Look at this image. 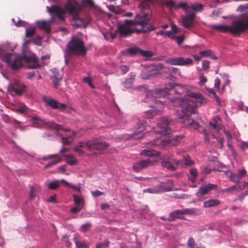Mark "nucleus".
Wrapping results in <instances>:
<instances>
[{"label":"nucleus","mask_w":248,"mask_h":248,"mask_svg":"<svg viewBox=\"0 0 248 248\" xmlns=\"http://www.w3.org/2000/svg\"><path fill=\"white\" fill-rule=\"evenodd\" d=\"M176 101L182 108L181 110L183 115L180 117V122L186 126H190L197 129L199 127L198 122L190 118L192 114H194L199 105H201L206 102V100L202 94L199 93L188 92L186 98H178Z\"/></svg>","instance_id":"nucleus-1"},{"label":"nucleus","mask_w":248,"mask_h":248,"mask_svg":"<svg viewBox=\"0 0 248 248\" xmlns=\"http://www.w3.org/2000/svg\"><path fill=\"white\" fill-rule=\"evenodd\" d=\"M150 18L148 14L137 15L134 20H126V24L120 25L118 27L117 31L121 36H126L134 31L145 32L153 31L155 28L152 26L145 28L148 25Z\"/></svg>","instance_id":"nucleus-2"},{"label":"nucleus","mask_w":248,"mask_h":248,"mask_svg":"<svg viewBox=\"0 0 248 248\" xmlns=\"http://www.w3.org/2000/svg\"><path fill=\"white\" fill-rule=\"evenodd\" d=\"M1 60L14 70H17L22 67L24 62H27V67L29 69H37L40 67L36 56L31 53L20 55L7 53L1 57Z\"/></svg>","instance_id":"nucleus-3"},{"label":"nucleus","mask_w":248,"mask_h":248,"mask_svg":"<svg viewBox=\"0 0 248 248\" xmlns=\"http://www.w3.org/2000/svg\"><path fill=\"white\" fill-rule=\"evenodd\" d=\"M214 29L222 32H231L233 35L239 34L248 29V15L244 19H239L232 22L231 26L213 25Z\"/></svg>","instance_id":"nucleus-4"},{"label":"nucleus","mask_w":248,"mask_h":248,"mask_svg":"<svg viewBox=\"0 0 248 248\" xmlns=\"http://www.w3.org/2000/svg\"><path fill=\"white\" fill-rule=\"evenodd\" d=\"M65 10L72 16L75 23L73 24L74 28L85 27V24L83 20L79 17L81 10V6L76 0H68L65 5Z\"/></svg>","instance_id":"nucleus-5"},{"label":"nucleus","mask_w":248,"mask_h":248,"mask_svg":"<svg viewBox=\"0 0 248 248\" xmlns=\"http://www.w3.org/2000/svg\"><path fill=\"white\" fill-rule=\"evenodd\" d=\"M108 146V144L98 141L96 139L90 140L86 142L80 141L77 145L73 148V150L80 155L84 154V152L81 149L83 147H86L89 151L102 150Z\"/></svg>","instance_id":"nucleus-6"},{"label":"nucleus","mask_w":248,"mask_h":248,"mask_svg":"<svg viewBox=\"0 0 248 248\" xmlns=\"http://www.w3.org/2000/svg\"><path fill=\"white\" fill-rule=\"evenodd\" d=\"M86 49L83 41L77 37H73L67 46L66 54L71 56L73 55H84Z\"/></svg>","instance_id":"nucleus-7"},{"label":"nucleus","mask_w":248,"mask_h":248,"mask_svg":"<svg viewBox=\"0 0 248 248\" xmlns=\"http://www.w3.org/2000/svg\"><path fill=\"white\" fill-rule=\"evenodd\" d=\"M185 89L181 85L169 83L164 89H159L156 91L155 94L156 97H166L168 93L173 92L174 93L181 94L185 93Z\"/></svg>","instance_id":"nucleus-8"},{"label":"nucleus","mask_w":248,"mask_h":248,"mask_svg":"<svg viewBox=\"0 0 248 248\" xmlns=\"http://www.w3.org/2000/svg\"><path fill=\"white\" fill-rule=\"evenodd\" d=\"M25 85L17 79H14L8 86V91L14 95H20L24 91Z\"/></svg>","instance_id":"nucleus-9"},{"label":"nucleus","mask_w":248,"mask_h":248,"mask_svg":"<svg viewBox=\"0 0 248 248\" xmlns=\"http://www.w3.org/2000/svg\"><path fill=\"white\" fill-rule=\"evenodd\" d=\"M47 12L51 15V19L49 21V22L52 23L55 20L54 15L56 16L58 18L62 21L65 19V12L64 10L60 8L57 5H52L50 7H46Z\"/></svg>","instance_id":"nucleus-10"},{"label":"nucleus","mask_w":248,"mask_h":248,"mask_svg":"<svg viewBox=\"0 0 248 248\" xmlns=\"http://www.w3.org/2000/svg\"><path fill=\"white\" fill-rule=\"evenodd\" d=\"M167 63L174 65L188 66L192 65L193 61L190 58H185L183 57L170 58Z\"/></svg>","instance_id":"nucleus-11"},{"label":"nucleus","mask_w":248,"mask_h":248,"mask_svg":"<svg viewBox=\"0 0 248 248\" xmlns=\"http://www.w3.org/2000/svg\"><path fill=\"white\" fill-rule=\"evenodd\" d=\"M144 130L148 131L147 126L145 125L144 121L138 120L137 125L132 134L133 137L138 140L143 138L144 136V133L143 132Z\"/></svg>","instance_id":"nucleus-12"},{"label":"nucleus","mask_w":248,"mask_h":248,"mask_svg":"<svg viewBox=\"0 0 248 248\" xmlns=\"http://www.w3.org/2000/svg\"><path fill=\"white\" fill-rule=\"evenodd\" d=\"M44 161L50 160V161L44 166V169H49L52 166L61 162L62 158L57 154L48 155L42 158Z\"/></svg>","instance_id":"nucleus-13"},{"label":"nucleus","mask_w":248,"mask_h":248,"mask_svg":"<svg viewBox=\"0 0 248 248\" xmlns=\"http://www.w3.org/2000/svg\"><path fill=\"white\" fill-rule=\"evenodd\" d=\"M43 101L46 104L53 109L63 110L66 108V105L65 104L59 103L57 100L48 97H43Z\"/></svg>","instance_id":"nucleus-14"},{"label":"nucleus","mask_w":248,"mask_h":248,"mask_svg":"<svg viewBox=\"0 0 248 248\" xmlns=\"http://www.w3.org/2000/svg\"><path fill=\"white\" fill-rule=\"evenodd\" d=\"M171 190V188L169 187L165 186L164 183H162L159 185L154 186V187L149 188L143 190L144 193H149L151 194H158L166 191Z\"/></svg>","instance_id":"nucleus-15"},{"label":"nucleus","mask_w":248,"mask_h":248,"mask_svg":"<svg viewBox=\"0 0 248 248\" xmlns=\"http://www.w3.org/2000/svg\"><path fill=\"white\" fill-rule=\"evenodd\" d=\"M195 14L193 13L183 16L182 18L183 26L185 28H190L194 25Z\"/></svg>","instance_id":"nucleus-16"},{"label":"nucleus","mask_w":248,"mask_h":248,"mask_svg":"<svg viewBox=\"0 0 248 248\" xmlns=\"http://www.w3.org/2000/svg\"><path fill=\"white\" fill-rule=\"evenodd\" d=\"M170 121L166 118H162L161 123H157V126L159 127L160 130L158 132L164 135H167L170 133V129L168 125L170 124Z\"/></svg>","instance_id":"nucleus-17"},{"label":"nucleus","mask_w":248,"mask_h":248,"mask_svg":"<svg viewBox=\"0 0 248 248\" xmlns=\"http://www.w3.org/2000/svg\"><path fill=\"white\" fill-rule=\"evenodd\" d=\"M184 158V161L182 160H177L176 159L174 160L173 161L175 163V164L176 166H181L182 168L184 169L186 168V166H192L194 164V162L193 161L191 160L190 159V156L187 155L186 156H183Z\"/></svg>","instance_id":"nucleus-18"},{"label":"nucleus","mask_w":248,"mask_h":248,"mask_svg":"<svg viewBox=\"0 0 248 248\" xmlns=\"http://www.w3.org/2000/svg\"><path fill=\"white\" fill-rule=\"evenodd\" d=\"M230 171H225V174L229 175L231 181L233 182H237L244 176L246 174V171H231L230 174H229Z\"/></svg>","instance_id":"nucleus-19"},{"label":"nucleus","mask_w":248,"mask_h":248,"mask_svg":"<svg viewBox=\"0 0 248 248\" xmlns=\"http://www.w3.org/2000/svg\"><path fill=\"white\" fill-rule=\"evenodd\" d=\"M215 139L219 144V148L222 149L224 146V139L223 138L220 137H216L213 135L205 133V140L206 141L209 143L212 144L214 142V141L212 140Z\"/></svg>","instance_id":"nucleus-20"},{"label":"nucleus","mask_w":248,"mask_h":248,"mask_svg":"<svg viewBox=\"0 0 248 248\" xmlns=\"http://www.w3.org/2000/svg\"><path fill=\"white\" fill-rule=\"evenodd\" d=\"M153 164V161L149 159L140 160L133 165V169L135 170L144 169L148 166H152Z\"/></svg>","instance_id":"nucleus-21"},{"label":"nucleus","mask_w":248,"mask_h":248,"mask_svg":"<svg viewBox=\"0 0 248 248\" xmlns=\"http://www.w3.org/2000/svg\"><path fill=\"white\" fill-rule=\"evenodd\" d=\"M128 52L131 54H140L146 57H151L153 55V53L151 51L143 50L136 47L128 49Z\"/></svg>","instance_id":"nucleus-22"},{"label":"nucleus","mask_w":248,"mask_h":248,"mask_svg":"<svg viewBox=\"0 0 248 248\" xmlns=\"http://www.w3.org/2000/svg\"><path fill=\"white\" fill-rule=\"evenodd\" d=\"M51 72L52 74L51 79H52L53 84L57 88L62 80V75L56 69H52Z\"/></svg>","instance_id":"nucleus-23"},{"label":"nucleus","mask_w":248,"mask_h":248,"mask_svg":"<svg viewBox=\"0 0 248 248\" xmlns=\"http://www.w3.org/2000/svg\"><path fill=\"white\" fill-rule=\"evenodd\" d=\"M217 185L213 184H209L201 186L198 190L197 193V195H204L207 194L209 191L215 189L217 187Z\"/></svg>","instance_id":"nucleus-24"},{"label":"nucleus","mask_w":248,"mask_h":248,"mask_svg":"<svg viewBox=\"0 0 248 248\" xmlns=\"http://www.w3.org/2000/svg\"><path fill=\"white\" fill-rule=\"evenodd\" d=\"M177 218L185 219L183 216V210H176L170 213L169 217L168 218V221H173Z\"/></svg>","instance_id":"nucleus-25"},{"label":"nucleus","mask_w":248,"mask_h":248,"mask_svg":"<svg viewBox=\"0 0 248 248\" xmlns=\"http://www.w3.org/2000/svg\"><path fill=\"white\" fill-rule=\"evenodd\" d=\"M183 138V136H178L175 137V143H171L170 139L163 140L161 141L160 144L163 146H165L169 144H171L173 146H176L178 145L179 142L181 139Z\"/></svg>","instance_id":"nucleus-26"},{"label":"nucleus","mask_w":248,"mask_h":248,"mask_svg":"<svg viewBox=\"0 0 248 248\" xmlns=\"http://www.w3.org/2000/svg\"><path fill=\"white\" fill-rule=\"evenodd\" d=\"M141 155H144L146 156H157L158 157L160 156V153L156 151L155 150L153 149H144L143 150L140 154Z\"/></svg>","instance_id":"nucleus-27"},{"label":"nucleus","mask_w":248,"mask_h":248,"mask_svg":"<svg viewBox=\"0 0 248 248\" xmlns=\"http://www.w3.org/2000/svg\"><path fill=\"white\" fill-rule=\"evenodd\" d=\"M74 242L77 248H87L89 244L84 241H81L78 238V235L75 234L74 238Z\"/></svg>","instance_id":"nucleus-28"},{"label":"nucleus","mask_w":248,"mask_h":248,"mask_svg":"<svg viewBox=\"0 0 248 248\" xmlns=\"http://www.w3.org/2000/svg\"><path fill=\"white\" fill-rule=\"evenodd\" d=\"M129 76V78H127L124 82V85L126 88L132 87V84L135 80L136 75L133 73H131Z\"/></svg>","instance_id":"nucleus-29"},{"label":"nucleus","mask_w":248,"mask_h":248,"mask_svg":"<svg viewBox=\"0 0 248 248\" xmlns=\"http://www.w3.org/2000/svg\"><path fill=\"white\" fill-rule=\"evenodd\" d=\"M48 23H50L49 22L47 23L46 21H38L37 22V24L39 28L45 30L47 33H49L51 30Z\"/></svg>","instance_id":"nucleus-30"},{"label":"nucleus","mask_w":248,"mask_h":248,"mask_svg":"<svg viewBox=\"0 0 248 248\" xmlns=\"http://www.w3.org/2000/svg\"><path fill=\"white\" fill-rule=\"evenodd\" d=\"M204 8V5L201 3H195L189 6V13H191L192 11L195 12H201Z\"/></svg>","instance_id":"nucleus-31"},{"label":"nucleus","mask_w":248,"mask_h":248,"mask_svg":"<svg viewBox=\"0 0 248 248\" xmlns=\"http://www.w3.org/2000/svg\"><path fill=\"white\" fill-rule=\"evenodd\" d=\"M183 215H190L197 216L201 214V211L200 210L196 208H190V209H183Z\"/></svg>","instance_id":"nucleus-32"},{"label":"nucleus","mask_w":248,"mask_h":248,"mask_svg":"<svg viewBox=\"0 0 248 248\" xmlns=\"http://www.w3.org/2000/svg\"><path fill=\"white\" fill-rule=\"evenodd\" d=\"M220 203V202L217 199H211L205 201L203 203V207L205 208L211 207L218 205Z\"/></svg>","instance_id":"nucleus-33"},{"label":"nucleus","mask_w":248,"mask_h":248,"mask_svg":"<svg viewBox=\"0 0 248 248\" xmlns=\"http://www.w3.org/2000/svg\"><path fill=\"white\" fill-rule=\"evenodd\" d=\"M160 110L155 108H152V109L148 110L145 115L147 118H151L155 115H157L160 112Z\"/></svg>","instance_id":"nucleus-34"},{"label":"nucleus","mask_w":248,"mask_h":248,"mask_svg":"<svg viewBox=\"0 0 248 248\" xmlns=\"http://www.w3.org/2000/svg\"><path fill=\"white\" fill-rule=\"evenodd\" d=\"M66 163L71 165H75L77 164V159L72 155H64Z\"/></svg>","instance_id":"nucleus-35"},{"label":"nucleus","mask_w":248,"mask_h":248,"mask_svg":"<svg viewBox=\"0 0 248 248\" xmlns=\"http://www.w3.org/2000/svg\"><path fill=\"white\" fill-rule=\"evenodd\" d=\"M73 200L75 205H80V206L83 207L84 200L82 197L74 194L73 195Z\"/></svg>","instance_id":"nucleus-36"},{"label":"nucleus","mask_w":248,"mask_h":248,"mask_svg":"<svg viewBox=\"0 0 248 248\" xmlns=\"http://www.w3.org/2000/svg\"><path fill=\"white\" fill-rule=\"evenodd\" d=\"M80 5L82 7L95 8V5L93 0H82Z\"/></svg>","instance_id":"nucleus-37"},{"label":"nucleus","mask_w":248,"mask_h":248,"mask_svg":"<svg viewBox=\"0 0 248 248\" xmlns=\"http://www.w3.org/2000/svg\"><path fill=\"white\" fill-rule=\"evenodd\" d=\"M152 0H142L140 6L141 10L148 9L152 4Z\"/></svg>","instance_id":"nucleus-38"},{"label":"nucleus","mask_w":248,"mask_h":248,"mask_svg":"<svg viewBox=\"0 0 248 248\" xmlns=\"http://www.w3.org/2000/svg\"><path fill=\"white\" fill-rule=\"evenodd\" d=\"M161 166L166 169L170 170H174L176 169L175 167L173 166L170 162L165 160H163L161 161Z\"/></svg>","instance_id":"nucleus-39"},{"label":"nucleus","mask_w":248,"mask_h":248,"mask_svg":"<svg viewBox=\"0 0 248 248\" xmlns=\"http://www.w3.org/2000/svg\"><path fill=\"white\" fill-rule=\"evenodd\" d=\"M46 125L48 128L55 129L56 131L60 130L61 128V125L54 123L53 121L46 122Z\"/></svg>","instance_id":"nucleus-40"},{"label":"nucleus","mask_w":248,"mask_h":248,"mask_svg":"<svg viewBox=\"0 0 248 248\" xmlns=\"http://www.w3.org/2000/svg\"><path fill=\"white\" fill-rule=\"evenodd\" d=\"M60 182H62L61 180L60 181L54 180L47 183V186L50 189H55L59 186Z\"/></svg>","instance_id":"nucleus-41"},{"label":"nucleus","mask_w":248,"mask_h":248,"mask_svg":"<svg viewBox=\"0 0 248 248\" xmlns=\"http://www.w3.org/2000/svg\"><path fill=\"white\" fill-rule=\"evenodd\" d=\"M61 138L63 145H70L73 142L72 137H64L62 136H61Z\"/></svg>","instance_id":"nucleus-42"},{"label":"nucleus","mask_w":248,"mask_h":248,"mask_svg":"<svg viewBox=\"0 0 248 248\" xmlns=\"http://www.w3.org/2000/svg\"><path fill=\"white\" fill-rule=\"evenodd\" d=\"M238 187L239 186H238L237 185H234L230 187L224 189L223 190V191L227 193H233L234 192H239V191L238 189Z\"/></svg>","instance_id":"nucleus-43"},{"label":"nucleus","mask_w":248,"mask_h":248,"mask_svg":"<svg viewBox=\"0 0 248 248\" xmlns=\"http://www.w3.org/2000/svg\"><path fill=\"white\" fill-rule=\"evenodd\" d=\"M173 31H164L163 30L159 31H157L156 32V34L157 35H162V36H165L166 35L168 37L171 38L172 35H173Z\"/></svg>","instance_id":"nucleus-44"},{"label":"nucleus","mask_w":248,"mask_h":248,"mask_svg":"<svg viewBox=\"0 0 248 248\" xmlns=\"http://www.w3.org/2000/svg\"><path fill=\"white\" fill-rule=\"evenodd\" d=\"M189 6H188L187 3H180L179 4H177V6L176 9H178L182 8L185 10L186 12H188L189 11Z\"/></svg>","instance_id":"nucleus-45"},{"label":"nucleus","mask_w":248,"mask_h":248,"mask_svg":"<svg viewBox=\"0 0 248 248\" xmlns=\"http://www.w3.org/2000/svg\"><path fill=\"white\" fill-rule=\"evenodd\" d=\"M61 181H62V183L67 185L68 186H70V187L73 188L76 191H78V192L80 191V187L79 186L72 185L68 183L67 182L65 181L64 179H61Z\"/></svg>","instance_id":"nucleus-46"},{"label":"nucleus","mask_w":248,"mask_h":248,"mask_svg":"<svg viewBox=\"0 0 248 248\" xmlns=\"http://www.w3.org/2000/svg\"><path fill=\"white\" fill-rule=\"evenodd\" d=\"M35 34L34 29H28L26 30L25 36L28 38H31Z\"/></svg>","instance_id":"nucleus-47"},{"label":"nucleus","mask_w":248,"mask_h":248,"mask_svg":"<svg viewBox=\"0 0 248 248\" xmlns=\"http://www.w3.org/2000/svg\"><path fill=\"white\" fill-rule=\"evenodd\" d=\"M166 5L170 8L176 9L177 4L172 0H170L166 2Z\"/></svg>","instance_id":"nucleus-48"},{"label":"nucleus","mask_w":248,"mask_h":248,"mask_svg":"<svg viewBox=\"0 0 248 248\" xmlns=\"http://www.w3.org/2000/svg\"><path fill=\"white\" fill-rule=\"evenodd\" d=\"M210 125L216 131H218L219 130H220L222 128V125H221L220 124H218L217 122H215V123H211L210 124Z\"/></svg>","instance_id":"nucleus-49"},{"label":"nucleus","mask_w":248,"mask_h":248,"mask_svg":"<svg viewBox=\"0 0 248 248\" xmlns=\"http://www.w3.org/2000/svg\"><path fill=\"white\" fill-rule=\"evenodd\" d=\"M171 38L175 39L177 43L179 45H180L182 44V43H183V42L184 41V39H185V38L183 36H174V35H172Z\"/></svg>","instance_id":"nucleus-50"},{"label":"nucleus","mask_w":248,"mask_h":248,"mask_svg":"<svg viewBox=\"0 0 248 248\" xmlns=\"http://www.w3.org/2000/svg\"><path fill=\"white\" fill-rule=\"evenodd\" d=\"M109 244V243L108 241H105L102 243L97 244L96 246V248H105L108 247Z\"/></svg>","instance_id":"nucleus-51"},{"label":"nucleus","mask_w":248,"mask_h":248,"mask_svg":"<svg viewBox=\"0 0 248 248\" xmlns=\"http://www.w3.org/2000/svg\"><path fill=\"white\" fill-rule=\"evenodd\" d=\"M83 207L80 205H75V207L72 208L70 209V212L73 214H76L80 211Z\"/></svg>","instance_id":"nucleus-52"},{"label":"nucleus","mask_w":248,"mask_h":248,"mask_svg":"<svg viewBox=\"0 0 248 248\" xmlns=\"http://www.w3.org/2000/svg\"><path fill=\"white\" fill-rule=\"evenodd\" d=\"M211 50L201 51L200 52V55L201 56H202V57H209V56H210V55H211Z\"/></svg>","instance_id":"nucleus-53"},{"label":"nucleus","mask_w":248,"mask_h":248,"mask_svg":"<svg viewBox=\"0 0 248 248\" xmlns=\"http://www.w3.org/2000/svg\"><path fill=\"white\" fill-rule=\"evenodd\" d=\"M35 192L36 190L33 186H31L30 187V199H34L35 196Z\"/></svg>","instance_id":"nucleus-54"},{"label":"nucleus","mask_w":248,"mask_h":248,"mask_svg":"<svg viewBox=\"0 0 248 248\" xmlns=\"http://www.w3.org/2000/svg\"><path fill=\"white\" fill-rule=\"evenodd\" d=\"M41 40L42 37L39 35H37L36 37L31 40V42L37 45H39L41 43Z\"/></svg>","instance_id":"nucleus-55"},{"label":"nucleus","mask_w":248,"mask_h":248,"mask_svg":"<svg viewBox=\"0 0 248 248\" xmlns=\"http://www.w3.org/2000/svg\"><path fill=\"white\" fill-rule=\"evenodd\" d=\"M190 175L189 176V179L192 182H195V178L197 175V171H190Z\"/></svg>","instance_id":"nucleus-56"},{"label":"nucleus","mask_w":248,"mask_h":248,"mask_svg":"<svg viewBox=\"0 0 248 248\" xmlns=\"http://www.w3.org/2000/svg\"><path fill=\"white\" fill-rule=\"evenodd\" d=\"M134 89L137 91L144 90L145 92H146L147 90V86L146 85H142L134 87Z\"/></svg>","instance_id":"nucleus-57"},{"label":"nucleus","mask_w":248,"mask_h":248,"mask_svg":"<svg viewBox=\"0 0 248 248\" xmlns=\"http://www.w3.org/2000/svg\"><path fill=\"white\" fill-rule=\"evenodd\" d=\"M202 67L204 70L208 69L210 67V62L208 61H203L202 62Z\"/></svg>","instance_id":"nucleus-58"},{"label":"nucleus","mask_w":248,"mask_h":248,"mask_svg":"<svg viewBox=\"0 0 248 248\" xmlns=\"http://www.w3.org/2000/svg\"><path fill=\"white\" fill-rule=\"evenodd\" d=\"M239 147L242 150H245L248 148V142L242 141L240 143Z\"/></svg>","instance_id":"nucleus-59"},{"label":"nucleus","mask_w":248,"mask_h":248,"mask_svg":"<svg viewBox=\"0 0 248 248\" xmlns=\"http://www.w3.org/2000/svg\"><path fill=\"white\" fill-rule=\"evenodd\" d=\"M187 244L188 248H192V247H195V242L192 237L189 238Z\"/></svg>","instance_id":"nucleus-60"},{"label":"nucleus","mask_w":248,"mask_h":248,"mask_svg":"<svg viewBox=\"0 0 248 248\" xmlns=\"http://www.w3.org/2000/svg\"><path fill=\"white\" fill-rule=\"evenodd\" d=\"M93 196L98 197L104 195V193L99 190H95L91 192Z\"/></svg>","instance_id":"nucleus-61"},{"label":"nucleus","mask_w":248,"mask_h":248,"mask_svg":"<svg viewBox=\"0 0 248 248\" xmlns=\"http://www.w3.org/2000/svg\"><path fill=\"white\" fill-rule=\"evenodd\" d=\"M121 70L122 71L123 74H125L128 72L129 70V67L126 65H122L120 67Z\"/></svg>","instance_id":"nucleus-62"},{"label":"nucleus","mask_w":248,"mask_h":248,"mask_svg":"<svg viewBox=\"0 0 248 248\" xmlns=\"http://www.w3.org/2000/svg\"><path fill=\"white\" fill-rule=\"evenodd\" d=\"M83 81L85 83H87V84H89V85L92 87V88H93V84L92 83V82H91V79L89 78H83Z\"/></svg>","instance_id":"nucleus-63"},{"label":"nucleus","mask_w":248,"mask_h":248,"mask_svg":"<svg viewBox=\"0 0 248 248\" xmlns=\"http://www.w3.org/2000/svg\"><path fill=\"white\" fill-rule=\"evenodd\" d=\"M220 84V80L218 78H217L215 80V88L219 90Z\"/></svg>","instance_id":"nucleus-64"}]
</instances>
